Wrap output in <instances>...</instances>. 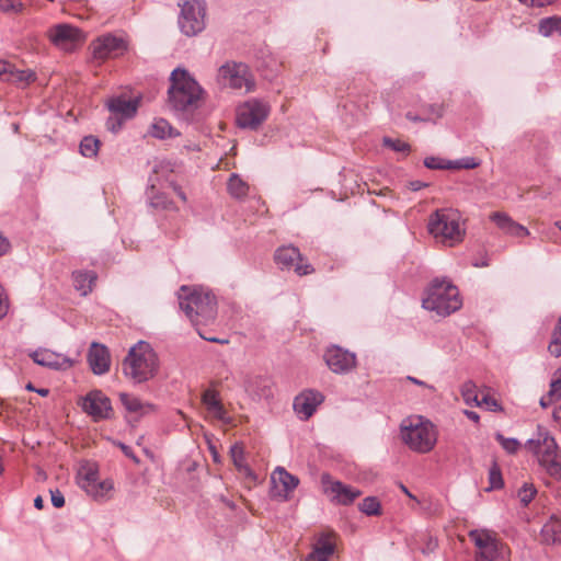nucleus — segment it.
I'll use <instances>...</instances> for the list:
<instances>
[{"mask_svg":"<svg viewBox=\"0 0 561 561\" xmlns=\"http://www.w3.org/2000/svg\"><path fill=\"white\" fill-rule=\"evenodd\" d=\"M178 298L180 308L195 327L215 321L217 300L210 290L198 286H182Z\"/></svg>","mask_w":561,"mask_h":561,"instance_id":"f257e3e1","label":"nucleus"},{"mask_svg":"<svg viewBox=\"0 0 561 561\" xmlns=\"http://www.w3.org/2000/svg\"><path fill=\"white\" fill-rule=\"evenodd\" d=\"M158 369V356L150 344L144 341L134 345L123 362L125 376L138 383L153 378Z\"/></svg>","mask_w":561,"mask_h":561,"instance_id":"f03ea898","label":"nucleus"},{"mask_svg":"<svg viewBox=\"0 0 561 561\" xmlns=\"http://www.w3.org/2000/svg\"><path fill=\"white\" fill-rule=\"evenodd\" d=\"M458 288L447 279H434L425 290L422 299L424 309L446 317L461 307Z\"/></svg>","mask_w":561,"mask_h":561,"instance_id":"7ed1b4c3","label":"nucleus"},{"mask_svg":"<svg viewBox=\"0 0 561 561\" xmlns=\"http://www.w3.org/2000/svg\"><path fill=\"white\" fill-rule=\"evenodd\" d=\"M525 448L537 458L550 477L561 478V450L549 432L539 427L537 434L526 442Z\"/></svg>","mask_w":561,"mask_h":561,"instance_id":"20e7f679","label":"nucleus"},{"mask_svg":"<svg viewBox=\"0 0 561 561\" xmlns=\"http://www.w3.org/2000/svg\"><path fill=\"white\" fill-rule=\"evenodd\" d=\"M427 228L435 240L449 247L461 242L465 236L461 215L454 208H442L434 211L428 218Z\"/></svg>","mask_w":561,"mask_h":561,"instance_id":"39448f33","label":"nucleus"},{"mask_svg":"<svg viewBox=\"0 0 561 561\" xmlns=\"http://www.w3.org/2000/svg\"><path fill=\"white\" fill-rule=\"evenodd\" d=\"M401 436L410 449L420 454L430 453L437 442L435 425L420 415L403 420Z\"/></svg>","mask_w":561,"mask_h":561,"instance_id":"423d86ee","label":"nucleus"},{"mask_svg":"<svg viewBox=\"0 0 561 561\" xmlns=\"http://www.w3.org/2000/svg\"><path fill=\"white\" fill-rule=\"evenodd\" d=\"M170 81L169 103L175 111H185L197 105L202 89L186 70H173Z\"/></svg>","mask_w":561,"mask_h":561,"instance_id":"0eeeda50","label":"nucleus"},{"mask_svg":"<svg viewBox=\"0 0 561 561\" xmlns=\"http://www.w3.org/2000/svg\"><path fill=\"white\" fill-rule=\"evenodd\" d=\"M468 536L476 547V561H511L510 547L495 533L473 529Z\"/></svg>","mask_w":561,"mask_h":561,"instance_id":"6e6552de","label":"nucleus"},{"mask_svg":"<svg viewBox=\"0 0 561 561\" xmlns=\"http://www.w3.org/2000/svg\"><path fill=\"white\" fill-rule=\"evenodd\" d=\"M179 26L186 36H195L205 28L206 3L204 0H182Z\"/></svg>","mask_w":561,"mask_h":561,"instance_id":"1a4fd4ad","label":"nucleus"},{"mask_svg":"<svg viewBox=\"0 0 561 561\" xmlns=\"http://www.w3.org/2000/svg\"><path fill=\"white\" fill-rule=\"evenodd\" d=\"M219 83L224 87L241 90L247 92L252 91L254 88V80L249 70V67L242 62H227L218 70Z\"/></svg>","mask_w":561,"mask_h":561,"instance_id":"9d476101","label":"nucleus"},{"mask_svg":"<svg viewBox=\"0 0 561 561\" xmlns=\"http://www.w3.org/2000/svg\"><path fill=\"white\" fill-rule=\"evenodd\" d=\"M328 368L336 375H347L356 369V354L339 345L328 346L322 355Z\"/></svg>","mask_w":561,"mask_h":561,"instance_id":"9b49d317","label":"nucleus"},{"mask_svg":"<svg viewBox=\"0 0 561 561\" xmlns=\"http://www.w3.org/2000/svg\"><path fill=\"white\" fill-rule=\"evenodd\" d=\"M275 263L282 270H294L299 276L310 275L314 272L313 266L301 255L298 248L284 245L278 248L274 254Z\"/></svg>","mask_w":561,"mask_h":561,"instance_id":"f8f14e48","label":"nucleus"},{"mask_svg":"<svg viewBox=\"0 0 561 561\" xmlns=\"http://www.w3.org/2000/svg\"><path fill=\"white\" fill-rule=\"evenodd\" d=\"M270 106L260 100H250L238 107L237 123L242 128L256 129L268 116Z\"/></svg>","mask_w":561,"mask_h":561,"instance_id":"ddd939ff","label":"nucleus"},{"mask_svg":"<svg viewBox=\"0 0 561 561\" xmlns=\"http://www.w3.org/2000/svg\"><path fill=\"white\" fill-rule=\"evenodd\" d=\"M321 484L323 492L330 497L331 502L339 505H351L362 495L360 490L333 480L329 473L321 476Z\"/></svg>","mask_w":561,"mask_h":561,"instance_id":"4468645a","label":"nucleus"},{"mask_svg":"<svg viewBox=\"0 0 561 561\" xmlns=\"http://www.w3.org/2000/svg\"><path fill=\"white\" fill-rule=\"evenodd\" d=\"M91 49L94 59L105 60L123 56L128 49V44L123 37L107 34L93 41Z\"/></svg>","mask_w":561,"mask_h":561,"instance_id":"2eb2a0df","label":"nucleus"},{"mask_svg":"<svg viewBox=\"0 0 561 561\" xmlns=\"http://www.w3.org/2000/svg\"><path fill=\"white\" fill-rule=\"evenodd\" d=\"M138 100H130L124 96L113 98L107 102V107L112 116L107 119V128L116 131L121 128L125 119L131 118L138 108Z\"/></svg>","mask_w":561,"mask_h":561,"instance_id":"dca6fc26","label":"nucleus"},{"mask_svg":"<svg viewBox=\"0 0 561 561\" xmlns=\"http://www.w3.org/2000/svg\"><path fill=\"white\" fill-rule=\"evenodd\" d=\"M81 407L94 421L110 419L113 412L111 400L100 390L89 392Z\"/></svg>","mask_w":561,"mask_h":561,"instance_id":"f3484780","label":"nucleus"},{"mask_svg":"<svg viewBox=\"0 0 561 561\" xmlns=\"http://www.w3.org/2000/svg\"><path fill=\"white\" fill-rule=\"evenodd\" d=\"M48 37L55 46L64 50H71L76 45L83 42L82 32L70 24L53 26L48 31Z\"/></svg>","mask_w":561,"mask_h":561,"instance_id":"a211bd4d","label":"nucleus"},{"mask_svg":"<svg viewBox=\"0 0 561 561\" xmlns=\"http://www.w3.org/2000/svg\"><path fill=\"white\" fill-rule=\"evenodd\" d=\"M271 481L274 485L273 496L286 501L289 499L293 491L298 486L299 479L290 474L282 467H277L272 476Z\"/></svg>","mask_w":561,"mask_h":561,"instance_id":"6ab92c4d","label":"nucleus"},{"mask_svg":"<svg viewBox=\"0 0 561 561\" xmlns=\"http://www.w3.org/2000/svg\"><path fill=\"white\" fill-rule=\"evenodd\" d=\"M324 400V396L317 390H306L294 400V410L301 420H308Z\"/></svg>","mask_w":561,"mask_h":561,"instance_id":"aec40b11","label":"nucleus"},{"mask_svg":"<svg viewBox=\"0 0 561 561\" xmlns=\"http://www.w3.org/2000/svg\"><path fill=\"white\" fill-rule=\"evenodd\" d=\"M31 357L36 364L48 368L67 369L72 366L70 358L47 348L36 350L31 354Z\"/></svg>","mask_w":561,"mask_h":561,"instance_id":"412c9836","label":"nucleus"},{"mask_svg":"<svg viewBox=\"0 0 561 561\" xmlns=\"http://www.w3.org/2000/svg\"><path fill=\"white\" fill-rule=\"evenodd\" d=\"M88 363L95 375L107 373L111 365V356L107 347L93 342L88 353Z\"/></svg>","mask_w":561,"mask_h":561,"instance_id":"4be33fe9","label":"nucleus"},{"mask_svg":"<svg viewBox=\"0 0 561 561\" xmlns=\"http://www.w3.org/2000/svg\"><path fill=\"white\" fill-rule=\"evenodd\" d=\"M335 549L334 534H322L314 543L312 552L308 556L307 561H328Z\"/></svg>","mask_w":561,"mask_h":561,"instance_id":"5701e85b","label":"nucleus"},{"mask_svg":"<svg viewBox=\"0 0 561 561\" xmlns=\"http://www.w3.org/2000/svg\"><path fill=\"white\" fill-rule=\"evenodd\" d=\"M491 220L504 232L515 237H526L529 231L524 226L515 222L511 217L504 213H493L490 216Z\"/></svg>","mask_w":561,"mask_h":561,"instance_id":"b1692460","label":"nucleus"},{"mask_svg":"<svg viewBox=\"0 0 561 561\" xmlns=\"http://www.w3.org/2000/svg\"><path fill=\"white\" fill-rule=\"evenodd\" d=\"M202 402L206 407L208 413H210L215 419L220 421L226 420L227 412L221 403L219 393L216 390H205L202 396Z\"/></svg>","mask_w":561,"mask_h":561,"instance_id":"393cba45","label":"nucleus"},{"mask_svg":"<svg viewBox=\"0 0 561 561\" xmlns=\"http://www.w3.org/2000/svg\"><path fill=\"white\" fill-rule=\"evenodd\" d=\"M75 288L87 296L92 291L93 285L96 280V274L92 271H77L72 273Z\"/></svg>","mask_w":561,"mask_h":561,"instance_id":"a878e982","label":"nucleus"},{"mask_svg":"<svg viewBox=\"0 0 561 561\" xmlns=\"http://www.w3.org/2000/svg\"><path fill=\"white\" fill-rule=\"evenodd\" d=\"M114 489V483L112 480L106 479L103 481H99V479L93 484L87 485V494L93 497L96 501H106L111 497V492Z\"/></svg>","mask_w":561,"mask_h":561,"instance_id":"bb28decb","label":"nucleus"},{"mask_svg":"<svg viewBox=\"0 0 561 561\" xmlns=\"http://www.w3.org/2000/svg\"><path fill=\"white\" fill-rule=\"evenodd\" d=\"M541 538L547 543H561V520L553 516L550 517L542 526Z\"/></svg>","mask_w":561,"mask_h":561,"instance_id":"cd10ccee","label":"nucleus"},{"mask_svg":"<svg viewBox=\"0 0 561 561\" xmlns=\"http://www.w3.org/2000/svg\"><path fill=\"white\" fill-rule=\"evenodd\" d=\"M119 398L125 409L131 413L147 414L153 411L152 404L144 403L139 398L135 396L121 393Z\"/></svg>","mask_w":561,"mask_h":561,"instance_id":"c85d7f7f","label":"nucleus"},{"mask_svg":"<svg viewBox=\"0 0 561 561\" xmlns=\"http://www.w3.org/2000/svg\"><path fill=\"white\" fill-rule=\"evenodd\" d=\"M230 456L237 470L245 477L254 478L250 467L244 461V448L241 444H234L230 448Z\"/></svg>","mask_w":561,"mask_h":561,"instance_id":"c756f323","label":"nucleus"},{"mask_svg":"<svg viewBox=\"0 0 561 561\" xmlns=\"http://www.w3.org/2000/svg\"><path fill=\"white\" fill-rule=\"evenodd\" d=\"M227 190L233 198H244L249 193V185L238 174L232 173L227 183Z\"/></svg>","mask_w":561,"mask_h":561,"instance_id":"7c9ffc66","label":"nucleus"},{"mask_svg":"<svg viewBox=\"0 0 561 561\" xmlns=\"http://www.w3.org/2000/svg\"><path fill=\"white\" fill-rule=\"evenodd\" d=\"M36 79V75L31 69H16L13 67L10 77L8 78V82L14 83L21 88L27 87L30 83L34 82Z\"/></svg>","mask_w":561,"mask_h":561,"instance_id":"2f4dec72","label":"nucleus"},{"mask_svg":"<svg viewBox=\"0 0 561 561\" xmlns=\"http://www.w3.org/2000/svg\"><path fill=\"white\" fill-rule=\"evenodd\" d=\"M538 31L546 37L553 34L561 35V16H550L540 20Z\"/></svg>","mask_w":561,"mask_h":561,"instance_id":"473e14b6","label":"nucleus"},{"mask_svg":"<svg viewBox=\"0 0 561 561\" xmlns=\"http://www.w3.org/2000/svg\"><path fill=\"white\" fill-rule=\"evenodd\" d=\"M460 393L466 404L476 407L480 405L479 400L481 392L478 391L477 385L473 381H466L461 386Z\"/></svg>","mask_w":561,"mask_h":561,"instance_id":"72a5a7b5","label":"nucleus"},{"mask_svg":"<svg viewBox=\"0 0 561 561\" xmlns=\"http://www.w3.org/2000/svg\"><path fill=\"white\" fill-rule=\"evenodd\" d=\"M79 485L85 491L88 484H93L98 479V468L95 465L83 466L79 473Z\"/></svg>","mask_w":561,"mask_h":561,"instance_id":"f704fd0d","label":"nucleus"},{"mask_svg":"<svg viewBox=\"0 0 561 561\" xmlns=\"http://www.w3.org/2000/svg\"><path fill=\"white\" fill-rule=\"evenodd\" d=\"M362 513L367 516H379L381 514V504L376 496L365 497L358 505Z\"/></svg>","mask_w":561,"mask_h":561,"instance_id":"c9c22d12","label":"nucleus"},{"mask_svg":"<svg viewBox=\"0 0 561 561\" xmlns=\"http://www.w3.org/2000/svg\"><path fill=\"white\" fill-rule=\"evenodd\" d=\"M548 352L554 356H561V317L551 332V340L548 345Z\"/></svg>","mask_w":561,"mask_h":561,"instance_id":"e433bc0d","label":"nucleus"},{"mask_svg":"<svg viewBox=\"0 0 561 561\" xmlns=\"http://www.w3.org/2000/svg\"><path fill=\"white\" fill-rule=\"evenodd\" d=\"M100 140L93 136H85L80 142V152L87 158H93L98 154Z\"/></svg>","mask_w":561,"mask_h":561,"instance_id":"4c0bfd02","label":"nucleus"},{"mask_svg":"<svg viewBox=\"0 0 561 561\" xmlns=\"http://www.w3.org/2000/svg\"><path fill=\"white\" fill-rule=\"evenodd\" d=\"M149 198L150 205L154 208L162 210H178V207L164 193L152 194Z\"/></svg>","mask_w":561,"mask_h":561,"instance_id":"58836bf2","label":"nucleus"},{"mask_svg":"<svg viewBox=\"0 0 561 561\" xmlns=\"http://www.w3.org/2000/svg\"><path fill=\"white\" fill-rule=\"evenodd\" d=\"M172 126L169 124V122H167L165 119H157L152 125H151V135L156 138H160V139H163L165 137H171L173 136L172 134Z\"/></svg>","mask_w":561,"mask_h":561,"instance_id":"ea45409f","label":"nucleus"},{"mask_svg":"<svg viewBox=\"0 0 561 561\" xmlns=\"http://www.w3.org/2000/svg\"><path fill=\"white\" fill-rule=\"evenodd\" d=\"M537 494V489L533 483H524L517 492V497L523 506H527Z\"/></svg>","mask_w":561,"mask_h":561,"instance_id":"a19ab883","label":"nucleus"},{"mask_svg":"<svg viewBox=\"0 0 561 561\" xmlns=\"http://www.w3.org/2000/svg\"><path fill=\"white\" fill-rule=\"evenodd\" d=\"M424 165L432 170H451V160H445L438 157H427L424 159Z\"/></svg>","mask_w":561,"mask_h":561,"instance_id":"79ce46f5","label":"nucleus"},{"mask_svg":"<svg viewBox=\"0 0 561 561\" xmlns=\"http://www.w3.org/2000/svg\"><path fill=\"white\" fill-rule=\"evenodd\" d=\"M495 439L501 444L502 448L508 454H516L520 447V443L516 438H506L501 433L495 435Z\"/></svg>","mask_w":561,"mask_h":561,"instance_id":"37998d69","label":"nucleus"},{"mask_svg":"<svg viewBox=\"0 0 561 561\" xmlns=\"http://www.w3.org/2000/svg\"><path fill=\"white\" fill-rule=\"evenodd\" d=\"M479 403V407L485 408L489 411H502V407L499 401L494 397L490 396L488 391H481Z\"/></svg>","mask_w":561,"mask_h":561,"instance_id":"c03bdc74","label":"nucleus"},{"mask_svg":"<svg viewBox=\"0 0 561 561\" xmlns=\"http://www.w3.org/2000/svg\"><path fill=\"white\" fill-rule=\"evenodd\" d=\"M559 394L561 399V367L556 371V379L551 382V394ZM556 420L561 421V403L553 411Z\"/></svg>","mask_w":561,"mask_h":561,"instance_id":"a18cd8bd","label":"nucleus"},{"mask_svg":"<svg viewBox=\"0 0 561 561\" xmlns=\"http://www.w3.org/2000/svg\"><path fill=\"white\" fill-rule=\"evenodd\" d=\"M480 165V161L473 157H466L459 160H451V170L466 169L471 170Z\"/></svg>","mask_w":561,"mask_h":561,"instance_id":"49530a36","label":"nucleus"},{"mask_svg":"<svg viewBox=\"0 0 561 561\" xmlns=\"http://www.w3.org/2000/svg\"><path fill=\"white\" fill-rule=\"evenodd\" d=\"M383 145L397 152L408 153L410 151L409 144H407L400 139L385 138Z\"/></svg>","mask_w":561,"mask_h":561,"instance_id":"de8ad7c7","label":"nucleus"},{"mask_svg":"<svg viewBox=\"0 0 561 561\" xmlns=\"http://www.w3.org/2000/svg\"><path fill=\"white\" fill-rule=\"evenodd\" d=\"M24 5L22 2L16 0H0V9L4 12H22Z\"/></svg>","mask_w":561,"mask_h":561,"instance_id":"09e8293b","label":"nucleus"},{"mask_svg":"<svg viewBox=\"0 0 561 561\" xmlns=\"http://www.w3.org/2000/svg\"><path fill=\"white\" fill-rule=\"evenodd\" d=\"M490 483L493 489H500L503 486V479L499 469L493 468L490 470Z\"/></svg>","mask_w":561,"mask_h":561,"instance_id":"8fccbe9b","label":"nucleus"},{"mask_svg":"<svg viewBox=\"0 0 561 561\" xmlns=\"http://www.w3.org/2000/svg\"><path fill=\"white\" fill-rule=\"evenodd\" d=\"M13 65L5 60H0V80L8 82V78L13 69Z\"/></svg>","mask_w":561,"mask_h":561,"instance_id":"3c124183","label":"nucleus"},{"mask_svg":"<svg viewBox=\"0 0 561 561\" xmlns=\"http://www.w3.org/2000/svg\"><path fill=\"white\" fill-rule=\"evenodd\" d=\"M522 4L529 8H542L552 4L556 0H518Z\"/></svg>","mask_w":561,"mask_h":561,"instance_id":"603ef678","label":"nucleus"},{"mask_svg":"<svg viewBox=\"0 0 561 561\" xmlns=\"http://www.w3.org/2000/svg\"><path fill=\"white\" fill-rule=\"evenodd\" d=\"M443 115V106L442 105H430L426 110L425 121H430L432 118H438Z\"/></svg>","mask_w":561,"mask_h":561,"instance_id":"864d4df0","label":"nucleus"},{"mask_svg":"<svg viewBox=\"0 0 561 561\" xmlns=\"http://www.w3.org/2000/svg\"><path fill=\"white\" fill-rule=\"evenodd\" d=\"M50 495H51V499H50L51 504L55 507L60 508L65 505V497L59 490L50 491Z\"/></svg>","mask_w":561,"mask_h":561,"instance_id":"5fc2aeb1","label":"nucleus"},{"mask_svg":"<svg viewBox=\"0 0 561 561\" xmlns=\"http://www.w3.org/2000/svg\"><path fill=\"white\" fill-rule=\"evenodd\" d=\"M554 401H560V404H561V399H560L559 394L558 393L551 394V390H550L547 396H545L540 399V405L542 408H548Z\"/></svg>","mask_w":561,"mask_h":561,"instance_id":"6e6d98bb","label":"nucleus"},{"mask_svg":"<svg viewBox=\"0 0 561 561\" xmlns=\"http://www.w3.org/2000/svg\"><path fill=\"white\" fill-rule=\"evenodd\" d=\"M8 300L4 295L3 288L0 286V319L3 318L8 312Z\"/></svg>","mask_w":561,"mask_h":561,"instance_id":"4d7b16f0","label":"nucleus"},{"mask_svg":"<svg viewBox=\"0 0 561 561\" xmlns=\"http://www.w3.org/2000/svg\"><path fill=\"white\" fill-rule=\"evenodd\" d=\"M10 249V242L7 238L0 234V255L5 254Z\"/></svg>","mask_w":561,"mask_h":561,"instance_id":"13d9d810","label":"nucleus"},{"mask_svg":"<svg viewBox=\"0 0 561 561\" xmlns=\"http://www.w3.org/2000/svg\"><path fill=\"white\" fill-rule=\"evenodd\" d=\"M174 193L179 196V198L183 202V203H186L187 202V197H186V194L184 193V191L176 184L172 183L171 184Z\"/></svg>","mask_w":561,"mask_h":561,"instance_id":"bf43d9fd","label":"nucleus"},{"mask_svg":"<svg viewBox=\"0 0 561 561\" xmlns=\"http://www.w3.org/2000/svg\"><path fill=\"white\" fill-rule=\"evenodd\" d=\"M463 413L469 420L473 421L474 423H479L480 416L477 412L471 410H465Z\"/></svg>","mask_w":561,"mask_h":561,"instance_id":"052dcab7","label":"nucleus"},{"mask_svg":"<svg viewBox=\"0 0 561 561\" xmlns=\"http://www.w3.org/2000/svg\"><path fill=\"white\" fill-rule=\"evenodd\" d=\"M407 379H408L409 381H411V382H413V383L417 385V386H423V387H427V388L432 389V387H431V386L426 385L424 381L419 380V379H416V378H414V377L408 376V377H407Z\"/></svg>","mask_w":561,"mask_h":561,"instance_id":"680f3d73","label":"nucleus"},{"mask_svg":"<svg viewBox=\"0 0 561 561\" xmlns=\"http://www.w3.org/2000/svg\"><path fill=\"white\" fill-rule=\"evenodd\" d=\"M34 506L37 508V510H42L44 507V501H43V497L42 496H36L35 500H34Z\"/></svg>","mask_w":561,"mask_h":561,"instance_id":"e2e57ef3","label":"nucleus"},{"mask_svg":"<svg viewBox=\"0 0 561 561\" xmlns=\"http://www.w3.org/2000/svg\"><path fill=\"white\" fill-rule=\"evenodd\" d=\"M198 334L204 339V340H207V341H210V342H216V343H227L226 340H219V339H216V337H208V336H205L201 331H198Z\"/></svg>","mask_w":561,"mask_h":561,"instance_id":"0e129e2a","label":"nucleus"},{"mask_svg":"<svg viewBox=\"0 0 561 561\" xmlns=\"http://www.w3.org/2000/svg\"><path fill=\"white\" fill-rule=\"evenodd\" d=\"M407 118L410 119V121H413V122L425 121L424 117L415 116L412 113H408L407 114Z\"/></svg>","mask_w":561,"mask_h":561,"instance_id":"69168bd1","label":"nucleus"},{"mask_svg":"<svg viewBox=\"0 0 561 561\" xmlns=\"http://www.w3.org/2000/svg\"><path fill=\"white\" fill-rule=\"evenodd\" d=\"M401 490L404 494H407L410 499L416 500V497L407 489L405 485L401 484Z\"/></svg>","mask_w":561,"mask_h":561,"instance_id":"338daca9","label":"nucleus"},{"mask_svg":"<svg viewBox=\"0 0 561 561\" xmlns=\"http://www.w3.org/2000/svg\"><path fill=\"white\" fill-rule=\"evenodd\" d=\"M121 447H122V449H123V451L125 453L126 456H130L129 447H127L124 444H121Z\"/></svg>","mask_w":561,"mask_h":561,"instance_id":"774afa93","label":"nucleus"}]
</instances>
